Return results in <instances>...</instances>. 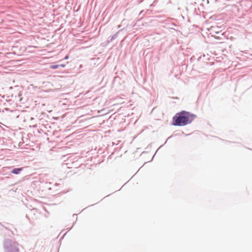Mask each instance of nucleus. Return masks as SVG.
I'll return each instance as SVG.
<instances>
[{
  "instance_id": "5",
  "label": "nucleus",
  "mask_w": 252,
  "mask_h": 252,
  "mask_svg": "<svg viewBox=\"0 0 252 252\" xmlns=\"http://www.w3.org/2000/svg\"><path fill=\"white\" fill-rule=\"evenodd\" d=\"M68 59V56H65V57L64 58L65 60H67Z\"/></svg>"
},
{
  "instance_id": "4",
  "label": "nucleus",
  "mask_w": 252,
  "mask_h": 252,
  "mask_svg": "<svg viewBox=\"0 0 252 252\" xmlns=\"http://www.w3.org/2000/svg\"><path fill=\"white\" fill-rule=\"evenodd\" d=\"M59 66L64 67L65 65V64H63L59 65Z\"/></svg>"
},
{
  "instance_id": "1",
  "label": "nucleus",
  "mask_w": 252,
  "mask_h": 252,
  "mask_svg": "<svg viewBox=\"0 0 252 252\" xmlns=\"http://www.w3.org/2000/svg\"><path fill=\"white\" fill-rule=\"evenodd\" d=\"M195 116L189 112L182 111L177 113L173 118V125L183 126L190 123L194 119Z\"/></svg>"
},
{
  "instance_id": "3",
  "label": "nucleus",
  "mask_w": 252,
  "mask_h": 252,
  "mask_svg": "<svg viewBox=\"0 0 252 252\" xmlns=\"http://www.w3.org/2000/svg\"><path fill=\"white\" fill-rule=\"evenodd\" d=\"M59 66V65H52L50 66V68L52 69H56Z\"/></svg>"
},
{
  "instance_id": "2",
  "label": "nucleus",
  "mask_w": 252,
  "mask_h": 252,
  "mask_svg": "<svg viewBox=\"0 0 252 252\" xmlns=\"http://www.w3.org/2000/svg\"><path fill=\"white\" fill-rule=\"evenodd\" d=\"M23 170L22 168H15L12 171V173L15 174H19L20 172Z\"/></svg>"
}]
</instances>
